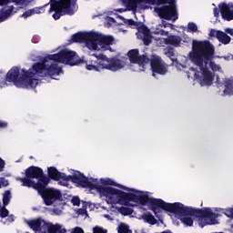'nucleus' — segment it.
<instances>
[{
	"label": "nucleus",
	"mask_w": 233,
	"mask_h": 233,
	"mask_svg": "<svg viewBox=\"0 0 233 233\" xmlns=\"http://www.w3.org/2000/svg\"><path fill=\"white\" fill-rule=\"evenodd\" d=\"M0 183H1V187H8L9 183L8 180H6L5 178H0Z\"/></svg>",
	"instance_id": "obj_33"
},
{
	"label": "nucleus",
	"mask_w": 233,
	"mask_h": 233,
	"mask_svg": "<svg viewBox=\"0 0 233 233\" xmlns=\"http://www.w3.org/2000/svg\"><path fill=\"white\" fill-rule=\"evenodd\" d=\"M227 32V34H229V35H233V29H226L225 30Z\"/></svg>",
	"instance_id": "obj_36"
},
{
	"label": "nucleus",
	"mask_w": 233,
	"mask_h": 233,
	"mask_svg": "<svg viewBox=\"0 0 233 233\" xmlns=\"http://www.w3.org/2000/svg\"><path fill=\"white\" fill-rule=\"evenodd\" d=\"M167 26H173V25L170 24L158 25H157L154 31V34H156V35H162V37L168 35V32L165 31L164 29V28H167Z\"/></svg>",
	"instance_id": "obj_18"
},
{
	"label": "nucleus",
	"mask_w": 233,
	"mask_h": 233,
	"mask_svg": "<svg viewBox=\"0 0 233 233\" xmlns=\"http://www.w3.org/2000/svg\"><path fill=\"white\" fill-rule=\"evenodd\" d=\"M8 216V209L6 208H2L0 210V218H6Z\"/></svg>",
	"instance_id": "obj_29"
},
{
	"label": "nucleus",
	"mask_w": 233,
	"mask_h": 233,
	"mask_svg": "<svg viewBox=\"0 0 233 233\" xmlns=\"http://www.w3.org/2000/svg\"><path fill=\"white\" fill-rule=\"evenodd\" d=\"M94 32L77 33L72 35L73 43H85L88 48V43H92V35Z\"/></svg>",
	"instance_id": "obj_12"
},
{
	"label": "nucleus",
	"mask_w": 233,
	"mask_h": 233,
	"mask_svg": "<svg viewBox=\"0 0 233 233\" xmlns=\"http://www.w3.org/2000/svg\"><path fill=\"white\" fill-rule=\"evenodd\" d=\"M117 232L118 233H132V231H130V228H128V225H127L125 223H120L118 225Z\"/></svg>",
	"instance_id": "obj_21"
},
{
	"label": "nucleus",
	"mask_w": 233,
	"mask_h": 233,
	"mask_svg": "<svg viewBox=\"0 0 233 233\" xmlns=\"http://www.w3.org/2000/svg\"><path fill=\"white\" fill-rule=\"evenodd\" d=\"M209 35L211 36H217V39L220 43H223V45H228L230 43V36H228L227 34L221 31H216V30H211L209 33Z\"/></svg>",
	"instance_id": "obj_15"
},
{
	"label": "nucleus",
	"mask_w": 233,
	"mask_h": 233,
	"mask_svg": "<svg viewBox=\"0 0 233 233\" xmlns=\"http://www.w3.org/2000/svg\"><path fill=\"white\" fill-rule=\"evenodd\" d=\"M8 3H15L16 5H23L25 0H0V5H8Z\"/></svg>",
	"instance_id": "obj_24"
},
{
	"label": "nucleus",
	"mask_w": 233,
	"mask_h": 233,
	"mask_svg": "<svg viewBox=\"0 0 233 233\" xmlns=\"http://www.w3.org/2000/svg\"><path fill=\"white\" fill-rule=\"evenodd\" d=\"M93 233H106V230L101 227H95L93 228Z\"/></svg>",
	"instance_id": "obj_28"
},
{
	"label": "nucleus",
	"mask_w": 233,
	"mask_h": 233,
	"mask_svg": "<svg viewBox=\"0 0 233 233\" xmlns=\"http://www.w3.org/2000/svg\"><path fill=\"white\" fill-rule=\"evenodd\" d=\"M6 126H7L6 122L0 121V128H5V127H6Z\"/></svg>",
	"instance_id": "obj_37"
},
{
	"label": "nucleus",
	"mask_w": 233,
	"mask_h": 233,
	"mask_svg": "<svg viewBox=\"0 0 233 233\" xmlns=\"http://www.w3.org/2000/svg\"><path fill=\"white\" fill-rule=\"evenodd\" d=\"M179 43H181V39L177 36H168V38H161V46L163 45H172L173 46H179Z\"/></svg>",
	"instance_id": "obj_17"
},
{
	"label": "nucleus",
	"mask_w": 233,
	"mask_h": 233,
	"mask_svg": "<svg viewBox=\"0 0 233 233\" xmlns=\"http://www.w3.org/2000/svg\"><path fill=\"white\" fill-rule=\"evenodd\" d=\"M137 35L139 39H143L144 44L150 45V31L147 27L139 28Z\"/></svg>",
	"instance_id": "obj_16"
},
{
	"label": "nucleus",
	"mask_w": 233,
	"mask_h": 233,
	"mask_svg": "<svg viewBox=\"0 0 233 233\" xmlns=\"http://www.w3.org/2000/svg\"><path fill=\"white\" fill-rule=\"evenodd\" d=\"M187 57L195 66H198L197 70L190 69L187 77H194L201 86H210L214 81V74L208 70V66L213 72H223L219 65L212 62L214 46L207 41L194 40Z\"/></svg>",
	"instance_id": "obj_3"
},
{
	"label": "nucleus",
	"mask_w": 233,
	"mask_h": 233,
	"mask_svg": "<svg viewBox=\"0 0 233 233\" xmlns=\"http://www.w3.org/2000/svg\"><path fill=\"white\" fill-rule=\"evenodd\" d=\"M124 5L129 8V10H136L137 5H143V3H148L149 5H157L155 6V12L161 19L167 21L177 20V9L176 7V0H122Z\"/></svg>",
	"instance_id": "obj_6"
},
{
	"label": "nucleus",
	"mask_w": 233,
	"mask_h": 233,
	"mask_svg": "<svg viewBox=\"0 0 233 233\" xmlns=\"http://www.w3.org/2000/svg\"><path fill=\"white\" fill-rule=\"evenodd\" d=\"M5 160H3L1 157H0V172H3V170H5Z\"/></svg>",
	"instance_id": "obj_35"
},
{
	"label": "nucleus",
	"mask_w": 233,
	"mask_h": 233,
	"mask_svg": "<svg viewBox=\"0 0 233 233\" xmlns=\"http://www.w3.org/2000/svg\"><path fill=\"white\" fill-rule=\"evenodd\" d=\"M47 171H48V176H49V177H51V179L59 181L60 185H63V183H65V180L66 178V175H65V173H60L54 167H48Z\"/></svg>",
	"instance_id": "obj_14"
},
{
	"label": "nucleus",
	"mask_w": 233,
	"mask_h": 233,
	"mask_svg": "<svg viewBox=\"0 0 233 233\" xmlns=\"http://www.w3.org/2000/svg\"><path fill=\"white\" fill-rule=\"evenodd\" d=\"M53 213L55 216H61L63 214V209H53Z\"/></svg>",
	"instance_id": "obj_34"
},
{
	"label": "nucleus",
	"mask_w": 233,
	"mask_h": 233,
	"mask_svg": "<svg viewBox=\"0 0 233 233\" xmlns=\"http://www.w3.org/2000/svg\"><path fill=\"white\" fill-rule=\"evenodd\" d=\"M220 14L226 21H232L233 19V4L219 5Z\"/></svg>",
	"instance_id": "obj_13"
},
{
	"label": "nucleus",
	"mask_w": 233,
	"mask_h": 233,
	"mask_svg": "<svg viewBox=\"0 0 233 233\" xmlns=\"http://www.w3.org/2000/svg\"><path fill=\"white\" fill-rule=\"evenodd\" d=\"M71 201L75 207H79V203H81L77 197L73 198Z\"/></svg>",
	"instance_id": "obj_31"
},
{
	"label": "nucleus",
	"mask_w": 233,
	"mask_h": 233,
	"mask_svg": "<svg viewBox=\"0 0 233 233\" xmlns=\"http://www.w3.org/2000/svg\"><path fill=\"white\" fill-rule=\"evenodd\" d=\"M86 70H93L99 72L100 70H110L111 72H117L125 68V61L120 59L108 58L106 56L100 57H93L86 62Z\"/></svg>",
	"instance_id": "obj_8"
},
{
	"label": "nucleus",
	"mask_w": 233,
	"mask_h": 233,
	"mask_svg": "<svg viewBox=\"0 0 233 233\" xmlns=\"http://www.w3.org/2000/svg\"><path fill=\"white\" fill-rule=\"evenodd\" d=\"M198 216L195 221H197L198 227L203 228V227H207V225H216L218 224V216L216 213L212 212L210 208H205L204 209H198Z\"/></svg>",
	"instance_id": "obj_11"
},
{
	"label": "nucleus",
	"mask_w": 233,
	"mask_h": 233,
	"mask_svg": "<svg viewBox=\"0 0 233 233\" xmlns=\"http://www.w3.org/2000/svg\"><path fill=\"white\" fill-rule=\"evenodd\" d=\"M2 187H1V183H0V188H1Z\"/></svg>",
	"instance_id": "obj_44"
},
{
	"label": "nucleus",
	"mask_w": 233,
	"mask_h": 233,
	"mask_svg": "<svg viewBox=\"0 0 233 233\" xmlns=\"http://www.w3.org/2000/svg\"><path fill=\"white\" fill-rule=\"evenodd\" d=\"M224 94H225V96H232V94H233V79L226 82Z\"/></svg>",
	"instance_id": "obj_19"
},
{
	"label": "nucleus",
	"mask_w": 233,
	"mask_h": 233,
	"mask_svg": "<svg viewBox=\"0 0 233 233\" xmlns=\"http://www.w3.org/2000/svg\"><path fill=\"white\" fill-rule=\"evenodd\" d=\"M142 219H144V221H146V223H149V225H155V223H156V218L150 213H147V214L143 215Z\"/></svg>",
	"instance_id": "obj_20"
},
{
	"label": "nucleus",
	"mask_w": 233,
	"mask_h": 233,
	"mask_svg": "<svg viewBox=\"0 0 233 233\" xmlns=\"http://www.w3.org/2000/svg\"><path fill=\"white\" fill-rule=\"evenodd\" d=\"M33 11V15H35V14H43L45 13V9L43 7H35L31 9Z\"/></svg>",
	"instance_id": "obj_26"
},
{
	"label": "nucleus",
	"mask_w": 233,
	"mask_h": 233,
	"mask_svg": "<svg viewBox=\"0 0 233 233\" xmlns=\"http://www.w3.org/2000/svg\"><path fill=\"white\" fill-rule=\"evenodd\" d=\"M12 198V194L10 193V191H5L3 195V203L5 205V207H6V205H8V203H10V199Z\"/></svg>",
	"instance_id": "obj_22"
},
{
	"label": "nucleus",
	"mask_w": 233,
	"mask_h": 233,
	"mask_svg": "<svg viewBox=\"0 0 233 233\" xmlns=\"http://www.w3.org/2000/svg\"><path fill=\"white\" fill-rule=\"evenodd\" d=\"M71 233H85V231L83 230V228L76 227L71 229Z\"/></svg>",
	"instance_id": "obj_32"
},
{
	"label": "nucleus",
	"mask_w": 233,
	"mask_h": 233,
	"mask_svg": "<svg viewBox=\"0 0 233 233\" xmlns=\"http://www.w3.org/2000/svg\"><path fill=\"white\" fill-rule=\"evenodd\" d=\"M53 14L54 19L57 20L63 14H67L68 15H74L77 12V5L72 3V0H59V2H51V7L49 9V14Z\"/></svg>",
	"instance_id": "obj_10"
},
{
	"label": "nucleus",
	"mask_w": 233,
	"mask_h": 233,
	"mask_svg": "<svg viewBox=\"0 0 233 233\" xmlns=\"http://www.w3.org/2000/svg\"><path fill=\"white\" fill-rule=\"evenodd\" d=\"M126 24L132 25H134V22L132 20H127Z\"/></svg>",
	"instance_id": "obj_41"
},
{
	"label": "nucleus",
	"mask_w": 233,
	"mask_h": 233,
	"mask_svg": "<svg viewBox=\"0 0 233 233\" xmlns=\"http://www.w3.org/2000/svg\"><path fill=\"white\" fill-rule=\"evenodd\" d=\"M7 221H8V223H12V221H14V216H9L8 218H7Z\"/></svg>",
	"instance_id": "obj_38"
},
{
	"label": "nucleus",
	"mask_w": 233,
	"mask_h": 233,
	"mask_svg": "<svg viewBox=\"0 0 233 233\" xmlns=\"http://www.w3.org/2000/svg\"><path fill=\"white\" fill-rule=\"evenodd\" d=\"M130 63L133 64L135 72H144L145 68L150 65L153 76L156 74H160L164 76L167 72V66L161 62V58L157 56H151L150 59L145 56H139V51L137 49L130 50L127 53Z\"/></svg>",
	"instance_id": "obj_7"
},
{
	"label": "nucleus",
	"mask_w": 233,
	"mask_h": 233,
	"mask_svg": "<svg viewBox=\"0 0 233 233\" xmlns=\"http://www.w3.org/2000/svg\"><path fill=\"white\" fill-rule=\"evenodd\" d=\"M214 15H215L216 17H218V16L219 15V12H218V9H217V8L214 9Z\"/></svg>",
	"instance_id": "obj_40"
},
{
	"label": "nucleus",
	"mask_w": 233,
	"mask_h": 233,
	"mask_svg": "<svg viewBox=\"0 0 233 233\" xmlns=\"http://www.w3.org/2000/svg\"><path fill=\"white\" fill-rule=\"evenodd\" d=\"M187 57L182 56L180 59V63L177 64V68H178V70H183V68L187 67Z\"/></svg>",
	"instance_id": "obj_23"
},
{
	"label": "nucleus",
	"mask_w": 233,
	"mask_h": 233,
	"mask_svg": "<svg viewBox=\"0 0 233 233\" xmlns=\"http://www.w3.org/2000/svg\"><path fill=\"white\" fill-rule=\"evenodd\" d=\"M32 15H34V13H33L32 9H29V10L25 11V12L22 15V17H24L25 19H26V18H28V17H30V16H32Z\"/></svg>",
	"instance_id": "obj_27"
},
{
	"label": "nucleus",
	"mask_w": 233,
	"mask_h": 233,
	"mask_svg": "<svg viewBox=\"0 0 233 233\" xmlns=\"http://www.w3.org/2000/svg\"><path fill=\"white\" fill-rule=\"evenodd\" d=\"M224 214L227 216V218H233V208L227 209Z\"/></svg>",
	"instance_id": "obj_30"
},
{
	"label": "nucleus",
	"mask_w": 233,
	"mask_h": 233,
	"mask_svg": "<svg viewBox=\"0 0 233 233\" xmlns=\"http://www.w3.org/2000/svg\"><path fill=\"white\" fill-rule=\"evenodd\" d=\"M25 176L27 178L16 177V181H21L22 187L38 190L47 207L54 205L57 199H60L61 191L56 188H46V185L50 183V178L43 177V169L37 167H28L25 170Z\"/></svg>",
	"instance_id": "obj_5"
},
{
	"label": "nucleus",
	"mask_w": 233,
	"mask_h": 233,
	"mask_svg": "<svg viewBox=\"0 0 233 233\" xmlns=\"http://www.w3.org/2000/svg\"><path fill=\"white\" fill-rule=\"evenodd\" d=\"M68 181L76 183V187L89 188L91 194L98 193L100 198H103L112 208H117V205L131 207L137 190L117 184L109 177L95 178L88 181V178L79 171H75L72 176H66V180L62 183L63 187H68Z\"/></svg>",
	"instance_id": "obj_2"
},
{
	"label": "nucleus",
	"mask_w": 233,
	"mask_h": 233,
	"mask_svg": "<svg viewBox=\"0 0 233 233\" xmlns=\"http://www.w3.org/2000/svg\"><path fill=\"white\" fill-rule=\"evenodd\" d=\"M57 53L45 57L43 63H37L29 70L12 67L6 74V81L16 88H35L39 85L38 77L59 76L61 67L56 63L76 66L81 65L77 53L70 49H56Z\"/></svg>",
	"instance_id": "obj_1"
},
{
	"label": "nucleus",
	"mask_w": 233,
	"mask_h": 233,
	"mask_svg": "<svg viewBox=\"0 0 233 233\" xmlns=\"http://www.w3.org/2000/svg\"><path fill=\"white\" fill-rule=\"evenodd\" d=\"M118 12H123V9H118Z\"/></svg>",
	"instance_id": "obj_43"
},
{
	"label": "nucleus",
	"mask_w": 233,
	"mask_h": 233,
	"mask_svg": "<svg viewBox=\"0 0 233 233\" xmlns=\"http://www.w3.org/2000/svg\"><path fill=\"white\" fill-rule=\"evenodd\" d=\"M187 30L189 32H198V25L195 23H189L187 25Z\"/></svg>",
	"instance_id": "obj_25"
},
{
	"label": "nucleus",
	"mask_w": 233,
	"mask_h": 233,
	"mask_svg": "<svg viewBox=\"0 0 233 233\" xmlns=\"http://www.w3.org/2000/svg\"><path fill=\"white\" fill-rule=\"evenodd\" d=\"M124 216H128L130 213H122Z\"/></svg>",
	"instance_id": "obj_42"
},
{
	"label": "nucleus",
	"mask_w": 233,
	"mask_h": 233,
	"mask_svg": "<svg viewBox=\"0 0 233 233\" xmlns=\"http://www.w3.org/2000/svg\"><path fill=\"white\" fill-rule=\"evenodd\" d=\"M104 218H106V219H108L109 221L114 219L110 215H104Z\"/></svg>",
	"instance_id": "obj_39"
},
{
	"label": "nucleus",
	"mask_w": 233,
	"mask_h": 233,
	"mask_svg": "<svg viewBox=\"0 0 233 233\" xmlns=\"http://www.w3.org/2000/svg\"><path fill=\"white\" fill-rule=\"evenodd\" d=\"M116 43L114 35L93 32L91 42L87 43V48L89 50H96L97 52H106V50L116 52V49L112 48Z\"/></svg>",
	"instance_id": "obj_9"
},
{
	"label": "nucleus",
	"mask_w": 233,
	"mask_h": 233,
	"mask_svg": "<svg viewBox=\"0 0 233 233\" xmlns=\"http://www.w3.org/2000/svg\"><path fill=\"white\" fill-rule=\"evenodd\" d=\"M130 207H148L156 214L157 208H162L165 212L175 214L176 218L185 225V227H193L194 221L198 219L199 211L192 208L185 207V205L176 203H167L159 198H151L148 192L137 190L135 192V197Z\"/></svg>",
	"instance_id": "obj_4"
}]
</instances>
